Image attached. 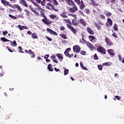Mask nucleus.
I'll list each match as a JSON object with an SVG mask.
<instances>
[{"instance_id":"obj_1","label":"nucleus","mask_w":124,"mask_h":124,"mask_svg":"<svg viewBox=\"0 0 124 124\" xmlns=\"http://www.w3.org/2000/svg\"><path fill=\"white\" fill-rule=\"evenodd\" d=\"M70 51H71V48L70 47L67 48L64 51V54L66 57H68V58L71 59V58L73 57L74 54H69V52H70Z\"/></svg>"},{"instance_id":"obj_2","label":"nucleus","mask_w":124,"mask_h":124,"mask_svg":"<svg viewBox=\"0 0 124 124\" xmlns=\"http://www.w3.org/2000/svg\"><path fill=\"white\" fill-rule=\"evenodd\" d=\"M19 3H20V4H22V5H23V6H25V7H29L30 9L32 7L31 5H29V4H28L27 2L26 1V0H19Z\"/></svg>"},{"instance_id":"obj_3","label":"nucleus","mask_w":124,"mask_h":124,"mask_svg":"<svg viewBox=\"0 0 124 124\" xmlns=\"http://www.w3.org/2000/svg\"><path fill=\"white\" fill-rule=\"evenodd\" d=\"M71 6H72V7L69 9V11L70 12L74 13V12H76V11L78 10V8H77V6H76L75 3H74V4H72Z\"/></svg>"},{"instance_id":"obj_4","label":"nucleus","mask_w":124,"mask_h":124,"mask_svg":"<svg viewBox=\"0 0 124 124\" xmlns=\"http://www.w3.org/2000/svg\"><path fill=\"white\" fill-rule=\"evenodd\" d=\"M97 51H98V52H99V53L103 54L104 55H105L106 54V50H105V49H104L103 47L100 46H99L97 48Z\"/></svg>"},{"instance_id":"obj_5","label":"nucleus","mask_w":124,"mask_h":124,"mask_svg":"<svg viewBox=\"0 0 124 124\" xmlns=\"http://www.w3.org/2000/svg\"><path fill=\"white\" fill-rule=\"evenodd\" d=\"M74 52H77V53H80L81 51V47L78 45H75L73 47Z\"/></svg>"},{"instance_id":"obj_6","label":"nucleus","mask_w":124,"mask_h":124,"mask_svg":"<svg viewBox=\"0 0 124 124\" xmlns=\"http://www.w3.org/2000/svg\"><path fill=\"white\" fill-rule=\"evenodd\" d=\"M67 27L70 29L71 30V31H72V32H73V33H74V34H75V33H77V30H76V29H75L74 28V27L71 26V25H69V24H67Z\"/></svg>"},{"instance_id":"obj_7","label":"nucleus","mask_w":124,"mask_h":124,"mask_svg":"<svg viewBox=\"0 0 124 124\" xmlns=\"http://www.w3.org/2000/svg\"><path fill=\"white\" fill-rule=\"evenodd\" d=\"M105 41L107 43V44H108V45H109L110 46H112L113 45V43L108 37L105 38Z\"/></svg>"},{"instance_id":"obj_8","label":"nucleus","mask_w":124,"mask_h":124,"mask_svg":"<svg viewBox=\"0 0 124 124\" xmlns=\"http://www.w3.org/2000/svg\"><path fill=\"white\" fill-rule=\"evenodd\" d=\"M78 4L79 5V7L81 10H83V9L86 7V5H85L84 2L82 0H81V1L79 2V3Z\"/></svg>"},{"instance_id":"obj_9","label":"nucleus","mask_w":124,"mask_h":124,"mask_svg":"<svg viewBox=\"0 0 124 124\" xmlns=\"http://www.w3.org/2000/svg\"><path fill=\"white\" fill-rule=\"evenodd\" d=\"M46 31L50 34H52L53 35H58V33H57V32H56L55 31H53V30H52L49 28H47Z\"/></svg>"},{"instance_id":"obj_10","label":"nucleus","mask_w":124,"mask_h":124,"mask_svg":"<svg viewBox=\"0 0 124 124\" xmlns=\"http://www.w3.org/2000/svg\"><path fill=\"white\" fill-rule=\"evenodd\" d=\"M56 57L60 60V62H62L63 60V55L61 53H58Z\"/></svg>"},{"instance_id":"obj_11","label":"nucleus","mask_w":124,"mask_h":124,"mask_svg":"<svg viewBox=\"0 0 124 124\" xmlns=\"http://www.w3.org/2000/svg\"><path fill=\"white\" fill-rule=\"evenodd\" d=\"M89 38L90 40V41H92L93 43H94L95 42V37L93 35H90L89 36Z\"/></svg>"},{"instance_id":"obj_12","label":"nucleus","mask_w":124,"mask_h":124,"mask_svg":"<svg viewBox=\"0 0 124 124\" xmlns=\"http://www.w3.org/2000/svg\"><path fill=\"white\" fill-rule=\"evenodd\" d=\"M87 32H88V33H90V34H92V35L94 34V32L93 31V30H92V29H91V28L87 27Z\"/></svg>"},{"instance_id":"obj_13","label":"nucleus","mask_w":124,"mask_h":124,"mask_svg":"<svg viewBox=\"0 0 124 124\" xmlns=\"http://www.w3.org/2000/svg\"><path fill=\"white\" fill-rule=\"evenodd\" d=\"M79 22L81 24V25H82V26H85L87 25V22H86V21H85V20L83 19H80L79 20Z\"/></svg>"},{"instance_id":"obj_14","label":"nucleus","mask_w":124,"mask_h":124,"mask_svg":"<svg viewBox=\"0 0 124 124\" xmlns=\"http://www.w3.org/2000/svg\"><path fill=\"white\" fill-rule=\"evenodd\" d=\"M65 1L67 2L68 5L71 6L72 4H74V2L72 0H65Z\"/></svg>"},{"instance_id":"obj_15","label":"nucleus","mask_w":124,"mask_h":124,"mask_svg":"<svg viewBox=\"0 0 124 124\" xmlns=\"http://www.w3.org/2000/svg\"><path fill=\"white\" fill-rule=\"evenodd\" d=\"M50 18H51V19H53L56 20H59V17L55 15H50Z\"/></svg>"},{"instance_id":"obj_16","label":"nucleus","mask_w":124,"mask_h":124,"mask_svg":"<svg viewBox=\"0 0 124 124\" xmlns=\"http://www.w3.org/2000/svg\"><path fill=\"white\" fill-rule=\"evenodd\" d=\"M87 46L91 49V50H93V46L91 44V43L87 42Z\"/></svg>"},{"instance_id":"obj_17","label":"nucleus","mask_w":124,"mask_h":124,"mask_svg":"<svg viewBox=\"0 0 124 124\" xmlns=\"http://www.w3.org/2000/svg\"><path fill=\"white\" fill-rule=\"evenodd\" d=\"M104 14L107 17H111L112 16V13L107 11L104 12Z\"/></svg>"},{"instance_id":"obj_18","label":"nucleus","mask_w":124,"mask_h":124,"mask_svg":"<svg viewBox=\"0 0 124 124\" xmlns=\"http://www.w3.org/2000/svg\"><path fill=\"white\" fill-rule=\"evenodd\" d=\"M1 40H2V41H3V42H7V41H10V42L11 43V45H12V41H11L9 40H8L5 37H1Z\"/></svg>"},{"instance_id":"obj_19","label":"nucleus","mask_w":124,"mask_h":124,"mask_svg":"<svg viewBox=\"0 0 124 124\" xmlns=\"http://www.w3.org/2000/svg\"><path fill=\"white\" fill-rule=\"evenodd\" d=\"M94 25H95L96 28H97V30L99 31H101V27L98 23H96V22H93Z\"/></svg>"},{"instance_id":"obj_20","label":"nucleus","mask_w":124,"mask_h":124,"mask_svg":"<svg viewBox=\"0 0 124 124\" xmlns=\"http://www.w3.org/2000/svg\"><path fill=\"white\" fill-rule=\"evenodd\" d=\"M107 22L108 24V26H112V25H113V22L112 21V20L110 18H108Z\"/></svg>"},{"instance_id":"obj_21","label":"nucleus","mask_w":124,"mask_h":124,"mask_svg":"<svg viewBox=\"0 0 124 124\" xmlns=\"http://www.w3.org/2000/svg\"><path fill=\"white\" fill-rule=\"evenodd\" d=\"M42 22L45 24H46V25H49V24H50V23H49V21H48V19H47V17H46V18L42 19Z\"/></svg>"},{"instance_id":"obj_22","label":"nucleus","mask_w":124,"mask_h":124,"mask_svg":"<svg viewBox=\"0 0 124 124\" xmlns=\"http://www.w3.org/2000/svg\"><path fill=\"white\" fill-rule=\"evenodd\" d=\"M15 6L16 8H17L18 11H20V12H22V9L21 8V6H20L18 4H15Z\"/></svg>"},{"instance_id":"obj_23","label":"nucleus","mask_w":124,"mask_h":124,"mask_svg":"<svg viewBox=\"0 0 124 124\" xmlns=\"http://www.w3.org/2000/svg\"><path fill=\"white\" fill-rule=\"evenodd\" d=\"M92 5H94V6H98V4L95 3L94 0H90Z\"/></svg>"},{"instance_id":"obj_24","label":"nucleus","mask_w":124,"mask_h":124,"mask_svg":"<svg viewBox=\"0 0 124 124\" xmlns=\"http://www.w3.org/2000/svg\"><path fill=\"white\" fill-rule=\"evenodd\" d=\"M112 64V62H106L103 63V65H105L106 66H110Z\"/></svg>"},{"instance_id":"obj_25","label":"nucleus","mask_w":124,"mask_h":124,"mask_svg":"<svg viewBox=\"0 0 124 124\" xmlns=\"http://www.w3.org/2000/svg\"><path fill=\"white\" fill-rule=\"evenodd\" d=\"M64 69V75H67L69 72V70L66 69L65 68L63 67V68Z\"/></svg>"},{"instance_id":"obj_26","label":"nucleus","mask_w":124,"mask_h":124,"mask_svg":"<svg viewBox=\"0 0 124 124\" xmlns=\"http://www.w3.org/2000/svg\"><path fill=\"white\" fill-rule=\"evenodd\" d=\"M80 67H81V68H82L84 70H88V68H87L86 66H84L83 63H82L81 62H80Z\"/></svg>"},{"instance_id":"obj_27","label":"nucleus","mask_w":124,"mask_h":124,"mask_svg":"<svg viewBox=\"0 0 124 124\" xmlns=\"http://www.w3.org/2000/svg\"><path fill=\"white\" fill-rule=\"evenodd\" d=\"M108 52L109 55H111V56H114V55H115V54H114L113 52V49H108Z\"/></svg>"},{"instance_id":"obj_28","label":"nucleus","mask_w":124,"mask_h":124,"mask_svg":"<svg viewBox=\"0 0 124 124\" xmlns=\"http://www.w3.org/2000/svg\"><path fill=\"white\" fill-rule=\"evenodd\" d=\"M47 66V69H48L49 71H53V69H52V64H49Z\"/></svg>"},{"instance_id":"obj_29","label":"nucleus","mask_w":124,"mask_h":124,"mask_svg":"<svg viewBox=\"0 0 124 124\" xmlns=\"http://www.w3.org/2000/svg\"><path fill=\"white\" fill-rule=\"evenodd\" d=\"M32 38H33L34 39H37L38 38V36L37 35H35V33H33L31 35Z\"/></svg>"},{"instance_id":"obj_30","label":"nucleus","mask_w":124,"mask_h":124,"mask_svg":"<svg viewBox=\"0 0 124 124\" xmlns=\"http://www.w3.org/2000/svg\"><path fill=\"white\" fill-rule=\"evenodd\" d=\"M9 16L10 17V18H12V19H14V20H17V17L13 16L12 15L9 14Z\"/></svg>"},{"instance_id":"obj_31","label":"nucleus","mask_w":124,"mask_h":124,"mask_svg":"<svg viewBox=\"0 0 124 124\" xmlns=\"http://www.w3.org/2000/svg\"><path fill=\"white\" fill-rule=\"evenodd\" d=\"M6 4H7V5H8L9 6H10V7H12V8L14 7V6L13 5H12L11 4H10V2L8 1H6Z\"/></svg>"},{"instance_id":"obj_32","label":"nucleus","mask_w":124,"mask_h":124,"mask_svg":"<svg viewBox=\"0 0 124 124\" xmlns=\"http://www.w3.org/2000/svg\"><path fill=\"white\" fill-rule=\"evenodd\" d=\"M72 23L75 26H76L77 25V22H76V18H74V19L72 20Z\"/></svg>"},{"instance_id":"obj_33","label":"nucleus","mask_w":124,"mask_h":124,"mask_svg":"<svg viewBox=\"0 0 124 124\" xmlns=\"http://www.w3.org/2000/svg\"><path fill=\"white\" fill-rule=\"evenodd\" d=\"M53 3L55 4V5H59V2H58V1L57 0H52Z\"/></svg>"},{"instance_id":"obj_34","label":"nucleus","mask_w":124,"mask_h":124,"mask_svg":"<svg viewBox=\"0 0 124 124\" xmlns=\"http://www.w3.org/2000/svg\"><path fill=\"white\" fill-rule=\"evenodd\" d=\"M1 3L4 4L5 6H6V0H1Z\"/></svg>"},{"instance_id":"obj_35","label":"nucleus","mask_w":124,"mask_h":124,"mask_svg":"<svg viewBox=\"0 0 124 124\" xmlns=\"http://www.w3.org/2000/svg\"><path fill=\"white\" fill-rule=\"evenodd\" d=\"M113 29L116 31H118V26L115 24L113 26Z\"/></svg>"},{"instance_id":"obj_36","label":"nucleus","mask_w":124,"mask_h":124,"mask_svg":"<svg viewBox=\"0 0 124 124\" xmlns=\"http://www.w3.org/2000/svg\"><path fill=\"white\" fill-rule=\"evenodd\" d=\"M69 16H71L72 17H73L74 18H75V19H76V18H77V16H76V15H73L72 14H68Z\"/></svg>"},{"instance_id":"obj_37","label":"nucleus","mask_w":124,"mask_h":124,"mask_svg":"<svg viewBox=\"0 0 124 124\" xmlns=\"http://www.w3.org/2000/svg\"><path fill=\"white\" fill-rule=\"evenodd\" d=\"M98 68L99 70H102V68H103V66L101 65H98Z\"/></svg>"},{"instance_id":"obj_38","label":"nucleus","mask_w":124,"mask_h":124,"mask_svg":"<svg viewBox=\"0 0 124 124\" xmlns=\"http://www.w3.org/2000/svg\"><path fill=\"white\" fill-rule=\"evenodd\" d=\"M51 8H52V9L54 10V11H56L57 12H58L59 11V10H58L57 8H56L54 6H52L51 7Z\"/></svg>"},{"instance_id":"obj_39","label":"nucleus","mask_w":124,"mask_h":124,"mask_svg":"<svg viewBox=\"0 0 124 124\" xmlns=\"http://www.w3.org/2000/svg\"><path fill=\"white\" fill-rule=\"evenodd\" d=\"M61 16L62 17V18H67V16H66L64 14H61Z\"/></svg>"},{"instance_id":"obj_40","label":"nucleus","mask_w":124,"mask_h":124,"mask_svg":"<svg viewBox=\"0 0 124 124\" xmlns=\"http://www.w3.org/2000/svg\"><path fill=\"white\" fill-rule=\"evenodd\" d=\"M62 38H63L64 39H67V37H66V36L64 34H62V35H61Z\"/></svg>"},{"instance_id":"obj_41","label":"nucleus","mask_w":124,"mask_h":124,"mask_svg":"<svg viewBox=\"0 0 124 124\" xmlns=\"http://www.w3.org/2000/svg\"><path fill=\"white\" fill-rule=\"evenodd\" d=\"M40 15L42 17H44V18H45V19H47V17H46V16H45V15H44V13H41Z\"/></svg>"},{"instance_id":"obj_42","label":"nucleus","mask_w":124,"mask_h":124,"mask_svg":"<svg viewBox=\"0 0 124 124\" xmlns=\"http://www.w3.org/2000/svg\"><path fill=\"white\" fill-rule=\"evenodd\" d=\"M33 13L35 14V15H36V16H39V13L37 12V11H35L33 12Z\"/></svg>"},{"instance_id":"obj_43","label":"nucleus","mask_w":124,"mask_h":124,"mask_svg":"<svg viewBox=\"0 0 124 124\" xmlns=\"http://www.w3.org/2000/svg\"><path fill=\"white\" fill-rule=\"evenodd\" d=\"M18 29H19V30H20L21 31H23V30H24L23 26H21V25H18Z\"/></svg>"},{"instance_id":"obj_44","label":"nucleus","mask_w":124,"mask_h":124,"mask_svg":"<svg viewBox=\"0 0 124 124\" xmlns=\"http://www.w3.org/2000/svg\"><path fill=\"white\" fill-rule=\"evenodd\" d=\"M8 33V32H7V31H3V35H4V36H5L6 34H7Z\"/></svg>"},{"instance_id":"obj_45","label":"nucleus","mask_w":124,"mask_h":124,"mask_svg":"<svg viewBox=\"0 0 124 124\" xmlns=\"http://www.w3.org/2000/svg\"><path fill=\"white\" fill-rule=\"evenodd\" d=\"M50 58H51V60H55V59H56V55H53L51 56L50 57Z\"/></svg>"},{"instance_id":"obj_46","label":"nucleus","mask_w":124,"mask_h":124,"mask_svg":"<svg viewBox=\"0 0 124 124\" xmlns=\"http://www.w3.org/2000/svg\"><path fill=\"white\" fill-rule=\"evenodd\" d=\"M94 60H98V57H97V55L96 54L94 55Z\"/></svg>"},{"instance_id":"obj_47","label":"nucleus","mask_w":124,"mask_h":124,"mask_svg":"<svg viewBox=\"0 0 124 124\" xmlns=\"http://www.w3.org/2000/svg\"><path fill=\"white\" fill-rule=\"evenodd\" d=\"M13 44H14V45H13ZM12 45L13 46H15L16 45H17V43H16V41L14 40V41L13 42L12 45Z\"/></svg>"},{"instance_id":"obj_48","label":"nucleus","mask_w":124,"mask_h":124,"mask_svg":"<svg viewBox=\"0 0 124 124\" xmlns=\"http://www.w3.org/2000/svg\"><path fill=\"white\" fill-rule=\"evenodd\" d=\"M49 57H50V55H49V54H46L45 56L44 57V59L45 60H46V59H48V58H49Z\"/></svg>"},{"instance_id":"obj_49","label":"nucleus","mask_w":124,"mask_h":124,"mask_svg":"<svg viewBox=\"0 0 124 124\" xmlns=\"http://www.w3.org/2000/svg\"><path fill=\"white\" fill-rule=\"evenodd\" d=\"M100 18H101L102 19H105V16L104 15H100Z\"/></svg>"},{"instance_id":"obj_50","label":"nucleus","mask_w":124,"mask_h":124,"mask_svg":"<svg viewBox=\"0 0 124 124\" xmlns=\"http://www.w3.org/2000/svg\"><path fill=\"white\" fill-rule=\"evenodd\" d=\"M46 38L48 40V41H52V39L48 36H46Z\"/></svg>"},{"instance_id":"obj_51","label":"nucleus","mask_w":124,"mask_h":124,"mask_svg":"<svg viewBox=\"0 0 124 124\" xmlns=\"http://www.w3.org/2000/svg\"><path fill=\"white\" fill-rule=\"evenodd\" d=\"M98 24L100 26H103V22H101L100 21H98Z\"/></svg>"},{"instance_id":"obj_52","label":"nucleus","mask_w":124,"mask_h":124,"mask_svg":"<svg viewBox=\"0 0 124 124\" xmlns=\"http://www.w3.org/2000/svg\"><path fill=\"white\" fill-rule=\"evenodd\" d=\"M46 5L47 6H50V7H52L53 6V5H52V4L50 3H47L46 4Z\"/></svg>"},{"instance_id":"obj_53","label":"nucleus","mask_w":124,"mask_h":124,"mask_svg":"<svg viewBox=\"0 0 124 124\" xmlns=\"http://www.w3.org/2000/svg\"><path fill=\"white\" fill-rule=\"evenodd\" d=\"M76 2V3H77V4H78L79 3H80V0H74Z\"/></svg>"},{"instance_id":"obj_54","label":"nucleus","mask_w":124,"mask_h":124,"mask_svg":"<svg viewBox=\"0 0 124 124\" xmlns=\"http://www.w3.org/2000/svg\"><path fill=\"white\" fill-rule=\"evenodd\" d=\"M29 54H31V55H33V54H34V53H33V52H32L31 50H29Z\"/></svg>"},{"instance_id":"obj_55","label":"nucleus","mask_w":124,"mask_h":124,"mask_svg":"<svg viewBox=\"0 0 124 124\" xmlns=\"http://www.w3.org/2000/svg\"><path fill=\"white\" fill-rule=\"evenodd\" d=\"M80 54L81 55H85V54H86V52L85 51H81L80 52Z\"/></svg>"},{"instance_id":"obj_56","label":"nucleus","mask_w":124,"mask_h":124,"mask_svg":"<svg viewBox=\"0 0 124 124\" xmlns=\"http://www.w3.org/2000/svg\"><path fill=\"white\" fill-rule=\"evenodd\" d=\"M118 57L119 58V61H121L122 58V56H121V55H118Z\"/></svg>"},{"instance_id":"obj_57","label":"nucleus","mask_w":124,"mask_h":124,"mask_svg":"<svg viewBox=\"0 0 124 124\" xmlns=\"http://www.w3.org/2000/svg\"><path fill=\"white\" fill-rule=\"evenodd\" d=\"M115 98H116V99H118V100H120V99H121V98L120 97V96L118 95L115 96Z\"/></svg>"},{"instance_id":"obj_58","label":"nucleus","mask_w":124,"mask_h":124,"mask_svg":"<svg viewBox=\"0 0 124 124\" xmlns=\"http://www.w3.org/2000/svg\"><path fill=\"white\" fill-rule=\"evenodd\" d=\"M60 30L61 31H64V30H65L64 27L62 26V27H60Z\"/></svg>"},{"instance_id":"obj_59","label":"nucleus","mask_w":124,"mask_h":124,"mask_svg":"<svg viewBox=\"0 0 124 124\" xmlns=\"http://www.w3.org/2000/svg\"><path fill=\"white\" fill-rule=\"evenodd\" d=\"M114 76L116 78H119V74L117 73L115 74Z\"/></svg>"},{"instance_id":"obj_60","label":"nucleus","mask_w":124,"mask_h":124,"mask_svg":"<svg viewBox=\"0 0 124 124\" xmlns=\"http://www.w3.org/2000/svg\"><path fill=\"white\" fill-rule=\"evenodd\" d=\"M52 61H53V62H56V63H58V62L57 59H53V60H52Z\"/></svg>"},{"instance_id":"obj_61","label":"nucleus","mask_w":124,"mask_h":124,"mask_svg":"<svg viewBox=\"0 0 124 124\" xmlns=\"http://www.w3.org/2000/svg\"><path fill=\"white\" fill-rule=\"evenodd\" d=\"M62 43H64V44H66V43H67V42L65 40H64V41L62 40Z\"/></svg>"},{"instance_id":"obj_62","label":"nucleus","mask_w":124,"mask_h":124,"mask_svg":"<svg viewBox=\"0 0 124 124\" xmlns=\"http://www.w3.org/2000/svg\"><path fill=\"white\" fill-rule=\"evenodd\" d=\"M113 36H114V37H115V38H118V36H117V35L115 33H113L112 34Z\"/></svg>"},{"instance_id":"obj_63","label":"nucleus","mask_w":124,"mask_h":124,"mask_svg":"<svg viewBox=\"0 0 124 124\" xmlns=\"http://www.w3.org/2000/svg\"><path fill=\"white\" fill-rule=\"evenodd\" d=\"M54 70L58 72V71H60V69H57V68H54Z\"/></svg>"},{"instance_id":"obj_64","label":"nucleus","mask_w":124,"mask_h":124,"mask_svg":"<svg viewBox=\"0 0 124 124\" xmlns=\"http://www.w3.org/2000/svg\"><path fill=\"white\" fill-rule=\"evenodd\" d=\"M33 4L34 5H35L36 6H38V4L36 3V2H34Z\"/></svg>"}]
</instances>
